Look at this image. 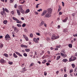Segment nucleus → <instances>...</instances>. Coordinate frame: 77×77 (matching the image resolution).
Listing matches in <instances>:
<instances>
[{"label":"nucleus","mask_w":77,"mask_h":77,"mask_svg":"<svg viewBox=\"0 0 77 77\" xmlns=\"http://www.w3.org/2000/svg\"><path fill=\"white\" fill-rule=\"evenodd\" d=\"M20 46L23 48H27L28 47L27 46L24 45H21Z\"/></svg>","instance_id":"9d476101"},{"label":"nucleus","mask_w":77,"mask_h":77,"mask_svg":"<svg viewBox=\"0 0 77 77\" xmlns=\"http://www.w3.org/2000/svg\"><path fill=\"white\" fill-rule=\"evenodd\" d=\"M14 1V0H10V3H13Z\"/></svg>","instance_id":"8fccbe9b"},{"label":"nucleus","mask_w":77,"mask_h":77,"mask_svg":"<svg viewBox=\"0 0 77 77\" xmlns=\"http://www.w3.org/2000/svg\"><path fill=\"white\" fill-rule=\"evenodd\" d=\"M25 32H27V29L25 28L24 29V30Z\"/></svg>","instance_id":"864d4df0"},{"label":"nucleus","mask_w":77,"mask_h":77,"mask_svg":"<svg viewBox=\"0 0 77 77\" xmlns=\"http://www.w3.org/2000/svg\"><path fill=\"white\" fill-rule=\"evenodd\" d=\"M13 56L15 58H17L18 57V56L15 54V53L13 54Z\"/></svg>","instance_id":"2eb2a0df"},{"label":"nucleus","mask_w":77,"mask_h":77,"mask_svg":"<svg viewBox=\"0 0 77 77\" xmlns=\"http://www.w3.org/2000/svg\"><path fill=\"white\" fill-rule=\"evenodd\" d=\"M15 53L16 54H17V55H19V56H20V57H23V55H22L20 54V53L19 52L17 51H15Z\"/></svg>","instance_id":"6e6552de"},{"label":"nucleus","mask_w":77,"mask_h":77,"mask_svg":"<svg viewBox=\"0 0 77 77\" xmlns=\"http://www.w3.org/2000/svg\"><path fill=\"white\" fill-rule=\"evenodd\" d=\"M4 55V56H5V57H8V54H7L5 53Z\"/></svg>","instance_id":"b1692460"},{"label":"nucleus","mask_w":77,"mask_h":77,"mask_svg":"<svg viewBox=\"0 0 77 77\" xmlns=\"http://www.w3.org/2000/svg\"><path fill=\"white\" fill-rule=\"evenodd\" d=\"M24 66V63L22 64L21 65V67H22V68H23Z\"/></svg>","instance_id":"13d9d810"},{"label":"nucleus","mask_w":77,"mask_h":77,"mask_svg":"<svg viewBox=\"0 0 77 77\" xmlns=\"http://www.w3.org/2000/svg\"><path fill=\"white\" fill-rule=\"evenodd\" d=\"M73 72V70L72 69L70 70L69 71L70 74H71V73L72 72Z\"/></svg>","instance_id":"37998d69"},{"label":"nucleus","mask_w":77,"mask_h":77,"mask_svg":"<svg viewBox=\"0 0 77 77\" xmlns=\"http://www.w3.org/2000/svg\"><path fill=\"white\" fill-rule=\"evenodd\" d=\"M69 47H70V48H72V45L71 44H69Z\"/></svg>","instance_id":"c756f323"},{"label":"nucleus","mask_w":77,"mask_h":77,"mask_svg":"<svg viewBox=\"0 0 77 77\" xmlns=\"http://www.w3.org/2000/svg\"><path fill=\"white\" fill-rule=\"evenodd\" d=\"M33 41L34 42H35V43H37V44H38V41L36 38H34L33 39Z\"/></svg>","instance_id":"1a4fd4ad"},{"label":"nucleus","mask_w":77,"mask_h":77,"mask_svg":"<svg viewBox=\"0 0 77 77\" xmlns=\"http://www.w3.org/2000/svg\"><path fill=\"white\" fill-rule=\"evenodd\" d=\"M5 11H2L1 12V14L2 15H3L4 13H5Z\"/></svg>","instance_id":"a878e982"},{"label":"nucleus","mask_w":77,"mask_h":77,"mask_svg":"<svg viewBox=\"0 0 77 77\" xmlns=\"http://www.w3.org/2000/svg\"><path fill=\"white\" fill-rule=\"evenodd\" d=\"M0 62L2 64L5 63H6V60H4V59H1L0 60Z\"/></svg>","instance_id":"7ed1b4c3"},{"label":"nucleus","mask_w":77,"mask_h":77,"mask_svg":"<svg viewBox=\"0 0 77 77\" xmlns=\"http://www.w3.org/2000/svg\"><path fill=\"white\" fill-rule=\"evenodd\" d=\"M8 63L9 64V65H12L13 63H12V62L9 61L8 62Z\"/></svg>","instance_id":"c9c22d12"},{"label":"nucleus","mask_w":77,"mask_h":77,"mask_svg":"<svg viewBox=\"0 0 77 77\" xmlns=\"http://www.w3.org/2000/svg\"><path fill=\"white\" fill-rule=\"evenodd\" d=\"M18 8L20 9V10L23 9V6L22 5H19L18 6Z\"/></svg>","instance_id":"aec40b11"},{"label":"nucleus","mask_w":77,"mask_h":77,"mask_svg":"<svg viewBox=\"0 0 77 77\" xmlns=\"http://www.w3.org/2000/svg\"><path fill=\"white\" fill-rule=\"evenodd\" d=\"M36 34L37 35H38V36H40V34H39V33L38 32H36Z\"/></svg>","instance_id":"3c124183"},{"label":"nucleus","mask_w":77,"mask_h":77,"mask_svg":"<svg viewBox=\"0 0 77 77\" xmlns=\"http://www.w3.org/2000/svg\"><path fill=\"white\" fill-rule=\"evenodd\" d=\"M51 17V15L50 13H48L46 14L45 15V17L46 18H49V17Z\"/></svg>","instance_id":"f03ea898"},{"label":"nucleus","mask_w":77,"mask_h":77,"mask_svg":"<svg viewBox=\"0 0 77 77\" xmlns=\"http://www.w3.org/2000/svg\"><path fill=\"white\" fill-rule=\"evenodd\" d=\"M56 55V56H57V55H60V54L59 53H57Z\"/></svg>","instance_id":"6e6d98bb"},{"label":"nucleus","mask_w":77,"mask_h":77,"mask_svg":"<svg viewBox=\"0 0 77 77\" xmlns=\"http://www.w3.org/2000/svg\"><path fill=\"white\" fill-rule=\"evenodd\" d=\"M25 39H26V41H29V38L27 37Z\"/></svg>","instance_id":"79ce46f5"},{"label":"nucleus","mask_w":77,"mask_h":77,"mask_svg":"<svg viewBox=\"0 0 77 77\" xmlns=\"http://www.w3.org/2000/svg\"><path fill=\"white\" fill-rule=\"evenodd\" d=\"M64 32H65V33H66L67 32H68V30H67V29H65L63 30Z\"/></svg>","instance_id":"7c9ffc66"},{"label":"nucleus","mask_w":77,"mask_h":77,"mask_svg":"<svg viewBox=\"0 0 77 77\" xmlns=\"http://www.w3.org/2000/svg\"><path fill=\"white\" fill-rule=\"evenodd\" d=\"M14 31L16 32V33H18L19 32V29H18L17 27H15L14 28Z\"/></svg>","instance_id":"0eeeda50"},{"label":"nucleus","mask_w":77,"mask_h":77,"mask_svg":"<svg viewBox=\"0 0 77 77\" xmlns=\"http://www.w3.org/2000/svg\"><path fill=\"white\" fill-rule=\"evenodd\" d=\"M60 56H58L56 60H59L60 59Z\"/></svg>","instance_id":"393cba45"},{"label":"nucleus","mask_w":77,"mask_h":77,"mask_svg":"<svg viewBox=\"0 0 77 77\" xmlns=\"http://www.w3.org/2000/svg\"><path fill=\"white\" fill-rule=\"evenodd\" d=\"M30 12V10L29 9H27L26 11H25V14H27L28 13H29Z\"/></svg>","instance_id":"4468645a"},{"label":"nucleus","mask_w":77,"mask_h":77,"mask_svg":"<svg viewBox=\"0 0 77 77\" xmlns=\"http://www.w3.org/2000/svg\"><path fill=\"white\" fill-rule=\"evenodd\" d=\"M27 71V69H26V67L22 69V70L20 71V72L22 73H24L25 72V71Z\"/></svg>","instance_id":"39448f33"},{"label":"nucleus","mask_w":77,"mask_h":77,"mask_svg":"<svg viewBox=\"0 0 77 77\" xmlns=\"http://www.w3.org/2000/svg\"><path fill=\"white\" fill-rule=\"evenodd\" d=\"M47 41H49L50 40V38L48 37L47 38Z\"/></svg>","instance_id":"58836bf2"},{"label":"nucleus","mask_w":77,"mask_h":77,"mask_svg":"<svg viewBox=\"0 0 77 77\" xmlns=\"http://www.w3.org/2000/svg\"><path fill=\"white\" fill-rule=\"evenodd\" d=\"M20 11L21 13H22V14H24V10H23V9L20 10Z\"/></svg>","instance_id":"f3484780"},{"label":"nucleus","mask_w":77,"mask_h":77,"mask_svg":"<svg viewBox=\"0 0 77 77\" xmlns=\"http://www.w3.org/2000/svg\"><path fill=\"white\" fill-rule=\"evenodd\" d=\"M62 61L63 62L66 63V62H68V60H67L66 59H64Z\"/></svg>","instance_id":"ddd939ff"},{"label":"nucleus","mask_w":77,"mask_h":77,"mask_svg":"<svg viewBox=\"0 0 77 77\" xmlns=\"http://www.w3.org/2000/svg\"><path fill=\"white\" fill-rule=\"evenodd\" d=\"M23 38H24L25 39L27 37L25 35H23Z\"/></svg>","instance_id":"69168bd1"},{"label":"nucleus","mask_w":77,"mask_h":77,"mask_svg":"<svg viewBox=\"0 0 77 77\" xmlns=\"http://www.w3.org/2000/svg\"><path fill=\"white\" fill-rule=\"evenodd\" d=\"M75 13H73L72 14V15L73 17H74V16H75Z\"/></svg>","instance_id":"603ef678"},{"label":"nucleus","mask_w":77,"mask_h":77,"mask_svg":"<svg viewBox=\"0 0 77 77\" xmlns=\"http://www.w3.org/2000/svg\"><path fill=\"white\" fill-rule=\"evenodd\" d=\"M55 50V51H56L57 50H59V49H58L57 48H55L54 49Z\"/></svg>","instance_id":"bf43d9fd"},{"label":"nucleus","mask_w":77,"mask_h":77,"mask_svg":"<svg viewBox=\"0 0 77 77\" xmlns=\"http://www.w3.org/2000/svg\"><path fill=\"white\" fill-rule=\"evenodd\" d=\"M77 67H75V69H74L75 72L76 71H77Z\"/></svg>","instance_id":"680f3d73"},{"label":"nucleus","mask_w":77,"mask_h":77,"mask_svg":"<svg viewBox=\"0 0 77 77\" xmlns=\"http://www.w3.org/2000/svg\"><path fill=\"white\" fill-rule=\"evenodd\" d=\"M5 39H8V38H10V35L8 34L6 35L5 37Z\"/></svg>","instance_id":"9b49d317"},{"label":"nucleus","mask_w":77,"mask_h":77,"mask_svg":"<svg viewBox=\"0 0 77 77\" xmlns=\"http://www.w3.org/2000/svg\"><path fill=\"white\" fill-rule=\"evenodd\" d=\"M76 58L75 57H73V58L72 59L73 61H74L76 60Z\"/></svg>","instance_id":"473e14b6"},{"label":"nucleus","mask_w":77,"mask_h":77,"mask_svg":"<svg viewBox=\"0 0 77 77\" xmlns=\"http://www.w3.org/2000/svg\"><path fill=\"white\" fill-rule=\"evenodd\" d=\"M60 54L62 56H63H63H64V54H63V53H62V52H60Z\"/></svg>","instance_id":"de8ad7c7"},{"label":"nucleus","mask_w":77,"mask_h":77,"mask_svg":"<svg viewBox=\"0 0 77 77\" xmlns=\"http://www.w3.org/2000/svg\"><path fill=\"white\" fill-rule=\"evenodd\" d=\"M3 47V45H1L0 46V47L1 48H2V47Z\"/></svg>","instance_id":"0e129e2a"},{"label":"nucleus","mask_w":77,"mask_h":77,"mask_svg":"<svg viewBox=\"0 0 77 77\" xmlns=\"http://www.w3.org/2000/svg\"><path fill=\"white\" fill-rule=\"evenodd\" d=\"M42 53H41L40 54V55H42V54H44V51H42Z\"/></svg>","instance_id":"f704fd0d"},{"label":"nucleus","mask_w":77,"mask_h":77,"mask_svg":"<svg viewBox=\"0 0 77 77\" xmlns=\"http://www.w3.org/2000/svg\"><path fill=\"white\" fill-rule=\"evenodd\" d=\"M26 26V24L24 23L22 25V27H24Z\"/></svg>","instance_id":"a19ab883"},{"label":"nucleus","mask_w":77,"mask_h":77,"mask_svg":"<svg viewBox=\"0 0 77 77\" xmlns=\"http://www.w3.org/2000/svg\"><path fill=\"white\" fill-rule=\"evenodd\" d=\"M44 74L45 75V76L47 75V72H45Z\"/></svg>","instance_id":"a18cd8bd"},{"label":"nucleus","mask_w":77,"mask_h":77,"mask_svg":"<svg viewBox=\"0 0 77 77\" xmlns=\"http://www.w3.org/2000/svg\"><path fill=\"white\" fill-rule=\"evenodd\" d=\"M59 8L58 10V12H59L62 9V8L60 5H59Z\"/></svg>","instance_id":"412c9836"},{"label":"nucleus","mask_w":77,"mask_h":77,"mask_svg":"<svg viewBox=\"0 0 77 77\" xmlns=\"http://www.w3.org/2000/svg\"><path fill=\"white\" fill-rule=\"evenodd\" d=\"M3 23L4 24H6L8 23V20H4L3 22Z\"/></svg>","instance_id":"dca6fc26"},{"label":"nucleus","mask_w":77,"mask_h":77,"mask_svg":"<svg viewBox=\"0 0 77 77\" xmlns=\"http://www.w3.org/2000/svg\"><path fill=\"white\" fill-rule=\"evenodd\" d=\"M47 12H48V13L51 14V13H52V9H51V8L48 9Z\"/></svg>","instance_id":"423d86ee"},{"label":"nucleus","mask_w":77,"mask_h":77,"mask_svg":"<svg viewBox=\"0 0 77 77\" xmlns=\"http://www.w3.org/2000/svg\"><path fill=\"white\" fill-rule=\"evenodd\" d=\"M30 37H31V38L32 37H33V34H31L30 35Z\"/></svg>","instance_id":"e2e57ef3"},{"label":"nucleus","mask_w":77,"mask_h":77,"mask_svg":"<svg viewBox=\"0 0 77 77\" xmlns=\"http://www.w3.org/2000/svg\"><path fill=\"white\" fill-rule=\"evenodd\" d=\"M5 11L7 12H9V10H8L6 8H5Z\"/></svg>","instance_id":"49530a36"},{"label":"nucleus","mask_w":77,"mask_h":77,"mask_svg":"<svg viewBox=\"0 0 77 77\" xmlns=\"http://www.w3.org/2000/svg\"><path fill=\"white\" fill-rule=\"evenodd\" d=\"M68 20V17H66L65 19H64L63 20V22H64V23H65L66 22V21Z\"/></svg>","instance_id":"6ab92c4d"},{"label":"nucleus","mask_w":77,"mask_h":77,"mask_svg":"<svg viewBox=\"0 0 77 77\" xmlns=\"http://www.w3.org/2000/svg\"><path fill=\"white\" fill-rule=\"evenodd\" d=\"M42 11V9H40L39 10H37L38 12H41V11Z\"/></svg>","instance_id":"e433bc0d"},{"label":"nucleus","mask_w":77,"mask_h":77,"mask_svg":"<svg viewBox=\"0 0 77 77\" xmlns=\"http://www.w3.org/2000/svg\"><path fill=\"white\" fill-rule=\"evenodd\" d=\"M11 13L12 14V15H14V11H12L11 12Z\"/></svg>","instance_id":"4d7b16f0"},{"label":"nucleus","mask_w":77,"mask_h":77,"mask_svg":"<svg viewBox=\"0 0 77 77\" xmlns=\"http://www.w3.org/2000/svg\"><path fill=\"white\" fill-rule=\"evenodd\" d=\"M17 12L18 15H21V13H20V10H17Z\"/></svg>","instance_id":"a211bd4d"},{"label":"nucleus","mask_w":77,"mask_h":77,"mask_svg":"<svg viewBox=\"0 0 77 77\" xmlns=\"http://www.w3.org/2000/svg\"><path fill=\"white\" fill-rule=\"evenodd\" d=\"M44 25L45 27H47V24L45 23H44Z\"/></svg>","instance_id":"338daca9"},{"label":"nucleus","mask_w":77,"mask_h":77,"mask_svg":"<svg viewBox=\"0 0 77 77\" xmlns=\"http://www.w3.org/2000/svg\"><path fill=\"white\" fill-rule=\"evenodd\" d=\"M59 38V36L58 35L56 36L55 34H53L52 35V38L51 39L52 40H54L55 39H58Z\"/></svg>","instance_id":"f257e3e1"},{"label":"nucleus","mask_w":77,"mask_h":77,"mask_svg":"<svg viewBox=\"0 0 77 77\" xmlns=\"http://www.w3.org/2000/svg\"><path fill=\"white\" fill-rule=\"evenodd\" d=\"M16 23H19V24H21L22 23V22L19 20V21H17Z\"/></svg>","instance_id":"cd10ccee"},{"label":"nucleus","mask_w":77,"mask_h":77,"mask_svg":"<svg viewBox=\"0 0 77 77\" xmlns=\"http://www.w3.org/2000/svg\"><path fill=\"white\" fill-rule=\"evenodd\" d=\"M17 4H15L14 5V8H17Z\"/></svg>","instance_id":"09e8293b"},{"label":"nucleus","mask_w":77,"mask_h":77,"mask_svg":"<svg viewBox=\"0 0 77 77\" xmlns=\"http://www.w3.org/2000/svg\"><path fill=\"white\" fill-rule=\"evenodd\" d=\"M23 56H25V57H27V54L26 53H24Z\"/></svg>","instance_id":"72a5a7b5"},{"label":"nucleus","mask_w":77,"mask_h":77,"mask_svg":"<svg viewBox=\"0 0 77 77\" xmlns=\"http://www.w3.org/2000/svg\"><path fill=\"white\" fill-rule=\"evenodd\" d=\"M67 77V74H66L64 75V77Z\"/></svg>","instance_id":"774afa93"},{"label":"nucleus","mask_w":77,"mask_h":77,"mask_svg":"<svg viewBox=\"0 0 77 77\" xmlns=\"http://www.w3.org/2000/svg\"><path fill=\"white\" fill-rule=\"evenodd\" d=\"M25 51L26 52H29V51H30V50L29 49L26 48L25 49Z\"/></svg>","instance_id":"5701e85b"},{"label":"nucleus","mask_w":77,"mask_h":77,"mask_svg":"<svg viewBox=\"0 0 77 77\" xmlns=\"http://www.w3.org/2000/svg\"><path fill=\"white\" fill-rule=\"evenodd\" d=\"M66 56H67V55L66 54H64L63 56V57H64V58H65Z\"/></svg>","instance_id":"c03bdc74"},{"label":"nucleus","mask_w":77,"mask_h":77,"mask_svg":"<svg viewBox=\"0 0 77 77\" xmlns=\"http://www.w3.org/2000/svg\"><path fill=\"white\" fill-rule=\"evenodd\" d=\"M17 27H21V24H17Z\"/></svg>","instance_id":"c85d7f7f"},{"label":"nucleus","mask_w":77,"mask_h":77,"mask_svg":"<svg viewBox=\"0 0 77 77\" xmlns=\"http://www.w3.org/2000/svg\"><path fill=\"white\" fill-rule=\"evenodd\" d=\"M62 12H59V15H62Z\"/></svg>","instance_id":"5fc2aeb1"},{"label":"nucleus","mask_w":77,"mask_h":77,"mask_svg":"<svg viewBox=\"0 0 77 77\" xmlns=\"http://www.w3.org/2000/svg\"><path fill=\"white\" fill-rule=\"evenodd\" d=\"M44 21H42L40 24V26H42V25L44 24Z\"/></svg>","instance_id":"4be33fe9"},{"label":"nucleus","mask_w":77,"mask_h":77,"mask_svg":"<svg viewBox=\"0 0 77 77\" xmlns=\"http://www.w3.org/2000/svg\"><path fill=\"white\" fill-rule=\"evenodd\" d=\"M61 52H62V53H66L65 52V51H64V50H62L61 51Z\"/></svg>","instance_id":"4c0bfd02"},{"label":"nucleus","mask_w":77,"mask_h":77,"mask_svg":"<svg viewBox=\"0 0 77 77\" xmlns=\"http://www.w3.org/2000/svg\"><path fill=\"white\" fill-rule=\"evenodd\" d=\"M72 61H73V60L72 59V57H71L69 59V62H72Z\"/></svg>","instance_id":"bb28decb"},{"label":"nucleus","mask_w":77,"mask_h":77,"mask_svg":"<svg viewBox=\"0 0 77 77\" xmlns=\"http://www.w3.org/2000/svg\"><path fill=\"white\" fill-rule=\"evenodd\" d=\"M72 66L73 68H75V64H72Z\"/></svg>","instance_id":"2f4dec72"},{"label":"nucleus","mask_w":77,"mask_h":77,"mask_svg":"<svg viewBox=\"0 0 77 77\" xmlns=\"http://www.w3.org/2000/svg\"><path fill=\"white\" fill-rule=\"evenodd\" d=\"M47 12V10H45L41 14L42 16H44L46 13Z\"/></svg>","instance_id":"20e7f679"},{"label":"nucleus","mask_w":77,"mask_h":77,"mask_svg":"<svg viewBox=\"0 0 77 77\" xmlns=\"http://www.w3.org/2000/svg\"><path fill=\"white\" fill-rule=\"evenodd\" d=\"M12 18L14 20V21H19V20L15 18L14 17H13Z\"/></svg>","instance_id":"f8f14e48"},{"label":"nucleus","mask_w":77,"mask_h":77,"mask_svg":"<svg viewBox=\"0 0 77 77\" xmlns=\"http://www.w3.org/2000/svg\"><path fill=\"white\" fill-rule=\"evenodd\" d=\"M39 5H40V4H37L36 5V8H38V6H39Z\"/></svg>","instance_id":"ea45409f"},{"label":"nucleus","mask_w":77,"mask_h":77,"mask_svg":"<svg viewBox=\"0 0 77 77\" xmlns=\"http://www.w3.org/2000/svg\"><path fill=\"white\" fill-rule=\"evenodd\" d=\"M34 65V63H32L30 65V66H33Z\"/></svg>","instance_id":"052dcab7"}]
</instances>
